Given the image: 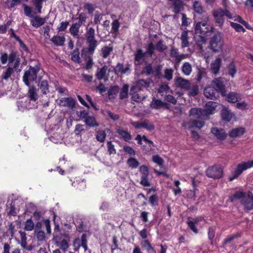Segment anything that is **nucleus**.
I'll return each instance as SVG.
<instances>
[{"mask_svg":"<svg viewBox=\"0 0 253 253\" xmlns=\"http://www.w3.org/2000/svg\"><path fill=\"white\" fill-rule=\"evenodd\" d=\"M113 51L112 46H105L102 48L101 52L102 56L103 58H106Z\"/></svg>","mask_w":253,"mask_h":253,"instance_id":"42","label":"nucleus"},{"mask_svg":"<svg viewBox=\"0 0 253 253\" xmlns=\"http://www.w3.org/2000/svg\"><path fill=\"white\" fill-rule=\"evenodd\" d=\"M120 24L118 20H115L112 23L111 30L114 34H116L118 31Z\"/></svg>","mask_w":253,"mask_h":253,"instance_id":"58","label":"nucleus"},{"mask_svg":"<svg viewBox=\"0 0 253 253\" xmlns=\"http://www.w3.org/2000/svg\"><path fill=\"white\" fill-rule=\"evenodd\" d=\"M173 70L167 68L165 70L164 78L168 81H170L173 77Z\"/></svg>","mask_w":253,"mask_h":253,"instance_id":"55","label":"nucleus"},{"mask_svg":"<svg viewBox=\"0 0 253 253\" xmlns=\"http://www.w3.org/2000/svg\"><path fill=\"white\" fill-rule=\"evenodd\" d=\"M142 127L147 129L149 131L153 130L155 128L154 126L151 123H150L148 121L145 120L142 122Z\"/></svg>","mask_w":253,"mask_h":253,"instance_id":"56","label":"nucleus"},{"mask_svg":"<svg viewBox=\"0 0 253 253\" xmlns=\"http://www.w3.org/2000/svg\"><path fill=\"white\" fill-rule=\"evenodd\" d=\"M193 9L195 12L199 14H201L204 11V8L202 3L198 1H195L193 4Z\"/></svg>","mask_w":253,"mask_h":253,"instance_id":"37","label":"nucleus"},{"mask_svg":"<svg viewBox=\"0 0 253 253\" xmlns=\"http://www.w3.org/2000/svg\"><path fill=\"white\" fill-rule=\"evenodd\" d=\"M13 72V68L11 67L5 68L3 71L0 77V79L1 81H7L11 77L12 74Z\"/></svg>","mask_w":253,"mask_h":253,"instance_id":"27","label":"nucleus"},{"mask_svg":"<svg viewBox=\"0 0 253 253\" xmlns=\"http://www.w3.org/2000/svg\"><path fill=\"white\" fill-rule=\"evenodd\" d=\"M229 23H230V26L237 32H245L246 31L245 29L240 24L236 23H234V22H231V21H230Z\"/></svg>","mask_w":253,"mask_h":253,"instance_id":"49","label":"nucleus"},{"mask_svg":"<svg viewBox=\"0 0 253 253\" xmlns=\"http://www.w3.org/2000/svg\"><path fill=\"white\" fill-rule=\"evenodd\" d=\"M35 224L32 220L30 218L26 220L24 223V229L27 231H31L34 229Z\"/></svg>","mask_w":253,"mask_h":253,"instance_id":"41","label":"nucleus"},{"mask_svg":"<svg viewBox=\"0 0 253 253\" xmlns=\"http://www.w3.org/2000/svg\"><path fill=\"white\" fill-rule=\"evenodd\" d=\"M106 137V134L104 130H99L97 131L96 138L98 141L100 142H104Z\"/></svg>","mask_w":253,"mask_h":253,"instance_id":"43","label":"nucleus"},{"mask_svg":"<svg viewBox=\"0 0 253 253\" xmlns=\"http://www.w3.org/2000/svg\"><path fill=\"white\" fill-rule=\"evenodd\" d=\"M188 33L187 31H183L182 32L180 37V40L181 41V47L185 48L186 47L189 46V42H188Z\"/></svg>","mask_w":253,"mask_h":253,"instance_id":"33","label":"nucleus"},{"mask_svg":"<svg viewBox=\"0 0 253 253\" xmlns=\"http://www.w3.org/2000/svg\"><path fill=\"white\" fill-rule=\"evenodd\" d=\"M182 8V3L180 0H176L173 3V11L175 13H179Z\"/></svg>","mask_w":253,"mask_h":253,"instance_id":"50","label":"nucleus"},{"mask_svg":"<svg viewBox=\"0 0 253 253\" xmlns=\"http://www.w3.org/2000/svg\"><path fill=\"white\" fill-rule=\"evenodd\" d=\"M81 26L76 23L72 24L69 28V31L71 34L76 38H79V30Z\"/></svg>","mask_w":253,"mask_h":253,"instance_id":"29","label":"nucleus"},{"mask_svg":"<svg viewBox=\"0 0 253 253\" xmlns=\"http://www.w3.org/2000/svg\"><path fill=\"white\" fill-rule=\"evenodd\" d=\"M170 56L174 58L175 60L177 62H180L181 60L185 59L186 57V55L184 54H179L178 49L173 46L171 47L170 50Z\"/></svg>","mask_w":253,"mask_h":253,"instance_id":"15","label":"nucleus"},{"mask_svg":"<svg viewBox=\"0 0 253 253\" xmlns=\"http://www.w3.org/2000/svg\"><path fill=\"white\" fill-rule=\"evenodd\" d=\"M127 164L132 169L136 168L139 165L138 161L133 158H130L127 161Z\"/></svg>","mask_w":253,"mask_h":253,"instance_id":"52","label":"nucleus"},{"mask_svg":"<svg viewBox=\"0 0 253 253\" xmlns=\"http://www.w3.org/2000/svg\"><path fill=\"white\" fill-rule=\"evenodd\" d=\"M149 86V84L145 80L141 79L138 80L135 85L132 86L130 91L132 92L134 90H138L139 91L142 90L144 88H148Z\"/></svg>","mask_w":253,"mask_h":253,"instance_id":"16","label":"nucleus"},{"mask_svg":"<svg viewBox=\"0 0 253 253\" xmlns=\"http://www.w3.org/2000/svg\"><path fill=\"white\" fill-rule=\"evenodd\" d=\"M189 91L188 92V95L191 96H195L198 94L199 92V86L197 85H193L190 86L188 88Z\"/></svg>","mask_w":253,"mask_h":253,"instance_id":"51","label":"nucleus"},{"mask_svg":"<svg viewBox=\"0 0 253 253\" xmlns=\"http://www.w3.org/2000/svg\"><path fill=\"white\" fill-rule=\"evenodd\" d=\"M253 167V161L243 162L238 164L236 168L232 171V176L229 177L230 181L237 178L244 170Z\"/></svg>","mask_w":253,"mask_h":253,"instance_id":"5","label":"nucleus"},{"mask_svg":"<svg viewBox=\"0 0 253 253\" xmlns=\"http://www.w3.org/2000/svg\"><path fill=\"white\" fill-rule=\"evenodd\" d=\"M128 86L125 84L123 86L120 93V97L121 99H124L127 97L128 95Z\"/></svg>","mask_w":253,"mask_h":253,"instance_id":"53","label":"nucleus"},{"mask_svg":"<svg viewBox=\"0 0 253 253\" xmlns=\"http://www.w3.org/2000/svg\"><path fill=\"white\" fill-rule=\"evenodd\" d=\"M191 123L193 126L198 128H202L205 125V122L203 121L193 120L191 121Z\"/></svg>","mask_w":253,"mask_h":253,"instance_id":"60","label":"nucleus"},{"mask_svg":"<svg viewBox=\"0 0 253 253\" xmlns=\"http://www.w3.org/2000/svg\"><path fill=\"white\" fill-rule=\"evenodd\" d=\"M118 133L126 141H128L131 138V134L127 131L122 129H117Z\"/></svg>","mask_w":253,"mask_h":253,"instance_id":"39","label":"nucleus"},{"mask_svg":"<svg viewBox=\"0 0 253 253\" xmlns=\"http://www.w3.org/2000/svg\"><path fill=\"white\" fill-rule=\"evenodd\" d=\"M107 70L108 67L106 65L101 68H98L96 73V77L97 79L99 80L104 79L106 77Z\"/></svg>","mask_w":253,"mask_h":253,"instance_id":"30","label":"nucleus"},{"mask_svg":"<svg viewBox=\"0 0 253 253\" xmlns=\"http://www.w3.org/2000/svg\"><path fill=\"white\" fill-rule=\"evenodd\" d=\"M217 106V103L213 101H209L206 104L205 109L204 110L208 119H209L210 115L214 113Z\"/></svg>","mask_w":253,"mask_h":253,"instance_id":"13","label":"nucleus"},{"mask_svg":"<svg viewBox=\"0 0 253 253\" xmlns=\"http://www.w3.org/2000/svg\"><path fill=\"white\" fill-rule=\"evenodd\" d=\"M152 160L155 163L157 164L158 165L160 166H162L164 163V161L163 159L159 155L153 156L152 158Z\"/></svg>","mask_w":253,"mask_h":253,"instance_id":"64","label":"nucleus"},{"mask_svg":"<svg viewBox=\"0 0 253 253\" xmlns=\"http://www.w3.org/2000/svg\"><path fill=\"white\" fill-rule=\"evenodd\" d=\"M29 86L27 97L31 99L33 103L37 102L38 94L36 87L35 86Z\"/></svg>","mask_w":253,"mask_h":253,"instance_id":"21","label":"nucleus"},{"mask_svg":"<svg viewBox=\"0 0 253 253\" xmlns=\"http://www.w3.org/2000/svg\"><path fill=\"white\" fill-rule=\"evenodd\" d=\"M212 87H214L217 92L223 94L225 90V85L223 83V79L217 78L213 80L212 82Z\"/></svg>","mask_w":253,"mask_h":253,"instance_id":"14","label":"nucleus"},{"mask_svg":"<svg viewBox=\"0 0 253 253\" xmlns=\"http://www.w3.org/2000/svg\"><path fill=\"white\" fill-rule=\"evenodd\" d=\"M190 116L196 119H200L205 120H208L204 110L201 108H192L190 111Z\"/></svg>","mask_w":253,"mask_h":253,"instance_id":"12","label":"nucleus"},{"mask_svg":"<svg viewBox=\"0 0 253 253\" xmlns=\"http://www.w3.org/2000/svg\"><path fill=\"white\" fill-rule=\"evenodd\" d=\"M146 53H145L143 50L141 49H137L136 53L134 54V63L135 65L140 64L145 59L146 56Z\"/></svg>","mask_w":253,"mask_h":253,"instance_id":"22","label":"nucleus"},{"mask_svg":"<svg viewBox=\"0 0 253 253\" xmlns=\"http://www.w3.org/2000/svg\"><path fill=\"white\" fill-rule=\"evenodd\" d=\"M156 49L160 52H163L167 49V46L162 40H160L156 45Z\"/></svg>","mask_w":253,"mask_h":253,"instance_id":"48","label":"nucleus"},{"mask_svg":"<svg viewBox=\"0 0 253 253\" xmlns=\"http://www.w3.org/2000/svg\"><path fill=\"white\" fill-rule=\"evenodd\" d=\"M221 36L219 34H215L210 41V47L214 52H218L222 49V43Z\"/></svg>","mask_w":253,"mask_h":253,"instance_id":"8","label":"nucleus"},{"mask_svg":"<svg viewBox=\"0 0 253 253\" xmlns=\"http://www.w3.org/2000/svg\"><path fill=\"white\" fill-rule=\"evenodd\" d=\"M201 222L202 224L205 223V219L202 216H199L193 218L192 220H188L187 224L188 227L195 233L197 234L198 233V230L197 229L196 226H201Z\"/></svg>","mask_w":253,"mask_h":253,"instance_id":"7","label":"nucleus"},{"mask_svg":"<svg viewBox=\"0 0 253 253\" xmlns=\"http://www.w3.org/2000/svg\"><path fill=\"white\" fill-rule=\"evenodd\" d=\"M230 199L231 202H233L236 199H240L245 209L247 210H253V194L251 192L248 193L237 192L230 197Z\"/></svg>","mask_w":253,"mask_h":253,"instance_id":"2","label":"nucleus"},{"mask_svg":"<svg viewBox=\"0 0 253 253\" xmlns=\"http://www.w3.org/2000/svg\"><path fill=\"white\" fill-rule=\"evenodd\" d=\"M221 59L220 58H216L211 65V68L212 73L217 75L221 67Z\"/></svg>","mask_w":253,"mask_h":253,"instance_id":"25","label":"nucleus"},{"mask_svg":"<svg viewBox=\"0 0 253 253\" xmlns=\"http://www.w3.org/2000/svg\"><path fill=\"white\" fill-rule=\"evenodd\" d=\"M33 19L31 20L32 26L35 28H38L43 25L46 21L45 18H42L39 16H33Z\"/></svg>","mask_w":253,"mask_h":253,"instance_id":"26","label":"nucleus"},{"mask_svg":"<svg viewBox=\"0 0 253 253\" xmlns=\"http://www.w3.org/2000/svg\"><path fill=\"white\" fill-rule=\"evenodd\" d=\"M85 38L87 47L82 50L81 55L83 56L85 53H87L89 55H93L98 44V42L95 39V30L93 28L87 27L86 28Z\"/></svg>","mask_w":253,"mask_h":253,"instance_id":"1","label":"nucleus"},{"mask_svg":"<svg viewBox=\"0 0 253 253\" xmlns=\"http://www.w3.org/2000/svg\"><path fill=\"white\" fill-rule=\"evenodd\" d=\"M242 99V95L240 93L231 92L226 96V100L230 103H236Z\"/></svg>","mask_w":253,"mask_h":253,"instance_id":"23","label":"nucleus"},{"mask_svg":"<svg viewBox=\"0 0 253 253\" xmlns=\"http://www.w3.org/2000/svg\"><path fill=\"white\" fill-rule=\"evenodd\" d=\"M17 105L18 110L20 111H24L25 109H27L26 107V104L23 98L17 102Z\"/></svg>","mask_w":253,"mask_h":253,"instance_id":"63","label":"nucleus"},{"mask_svg":"<svg viewBox=\"0 0 253 253\" xmlns=\"http://www.w3.org/2000/svg\"><path fill=\"white\" fill-rule=\"evenodd\" d=\"M211 132L213 133L217 139L220 140H224L227 136L225 130L222 128L212 127L211 128Z\"/></svg>","mask_w":253,"mask_h":253,"instance_id":"20","label":"nucleus"},{"mask_svg":"<svg viewBox=\"0 0 253 253\" xmlns=\"http://www.w3.org/2000/svg\"><path fill=\"white\" fill-rule=\"evenodd\" d=\"M139 171L141 174V177H147L149 174L148 168L146 166H142L139 168Z\"/></svg>","mask_w":253,"mask_h":253,"instance_id":"57","label":"nucleus"},{"mask_svg":"<svg viewBox=\"0 0 253 253\" xmlns=\"http://www.w3.org/2000/svg\"><path fill=\"white\" fill-rule=\"evenodd\" d=\"M206 174L209 177L218 179L222 176L223 171L220 167L218 166H213L207 169L206 170Z\"/></svg>","mask_w":253,"mask_h":253,"instance_id":"6","label":"nucleus"},{"mask_svg":"<svg viewBox=\"0 0 253 253\" xmlns=\"http://www.w3.org/2000/svg\"><path fill=\"white\" fill-rule=\"evenodd\" d=\"M217 93V90L212 86L207 87L204 89L205 96L211 99L216 98L218 96Z\"/></svg>","mask_w":253,"mask_h":253,"instance_id":"18","label":"nucleus"},{"mask_svg":"<svg viewBox=\"0 0 253 253\" xmlns=\"http://www.w3.org/2000/svg\"><path fill=\"white\" fill-rule=\"evenodd\" d=\"M120 88L118 86H113L110 87L108 90V97L110 99H114L117 95Z\"/></svg>","mask_w":253,"mask_h":253,"instance_id":"35","label":"nucleus"},{"mask_svg":"<svg viewBox=\"0 0 253 253\" xmlns=\"http://www.w3.org/2000/svg\"><path fill=\"white\" fill-rule=\"evenodd\" d=\"M77 19H78V22L76 23L79 24V25L81 26L82 24H84L86 21V14L84 13H81L80 14H79Z\"/></svg>","mask_w":253,"mask_h":253,"instance_id":"61","label":"nucleus"},{"mask_svg":"<svg viewBox=\"0 0 253 253\" xmlns=\"http://www.w3.org/2000/svg\"><path fill=\"white\" fill-rule=\"evenodd\" d=\"M43 0H33L34 4L39 13L42 12V8Z\"/></svg>","mask_w":253,"mask_h":253,"instance_id":"59","label":"nucleus"},{"mask_svg":"<svg viewBox=\"0 0 253 253\" xmlns=\"http://www.w3.org/2000/svg\"><path fill=\"white\" fill-rule=\"evenodd\" d=\"M155 50V47L154 43L152 42L149 43L146 46V55H149L150 57H152L154 54Z\"/></svg>","mask_w":253,"mask_h":253,"instance_id":"40","label":"nucleus"},{"mask_svg":"<svg viewBox=\"0 0 253 253\" xmlns=\"http://www.w3.org/2000/svg\"><path fill=\"white\" fill-rule=\"evenodd\" d=\"M50 41L56 46H62L65 42V38L64 36H54Z\"/></svg>","mask_w":253,"mask_h":253,"instance_id":"28","label":"nucleus"},{"mask_svg":"<svg viewBox=\"0 0 253 253\" xmlns=\"http://www.w3.org/2000/svg\"><path fill=\"white\" fill-rule=\"evenodd\" d=\"M142 246L145 248L148 253H156V251L151 244L148 240H144L141 243Z\"/></svg>","mask_w":253,"mask_h":253,"instance_id":"38","label":"nucleus"},{"mask_svg":"<svg viewBox=\"0 0 253 253\" xmlns=\"http://www.w3.org/2000/svg\"><path fill=\"white\" fill-rule=\"evenodd\" d=\"M115 70L116 73L125 74L129 70V68L128 66L124 68L123 64L119 63L117 65L116 68L115 69Z\"/></svg>","mask_w":253,"mask_h":253,"instance_id":"46","label":"nucleus"},{"mask_svg":"<svg viewBox=\"0 0 253 253\" xmlns=\"http://www.w3.org/2000/svg\"><path fill=\"white\" fill-rule=\"evenodd\" d=\"M181 70L185 75H190L192 70L191 65L188 62H184L181 67Z\"/></svg>","mask_w":253,"mask_h":253,"instance_id":"36","label":"nucleus"},{"mask_svg":"<svg viewBox=\"0 0 253 253\" xmlns=\"http://www.w3.org/2000/svg\"><path fill=\"white\" fill-rule=\"evenodd\" d=\"M71 59L77 63L80 62V58L79 56V50L77 48L75 49L71 54Z\"/></svg>","mask_w":253,"mask_h":253,"instance_id":"54","label":"nucleus"},{"mask_svg":"<svg viewBox=\"0 0 253 253\" xmlns=\"http://www.w3.org/2000/svg\"><path fill=\"white\" fill-rule=\"evenodd\" d=\"M202 21L198 22L195 26V33L196 34L204 35L208 32H213L214 28L210 27L208 25L209 16L208 15H203L201 18Z\"/></svg>","mask_w":253,"mask_h":253,"instance_id":"3","label":"nucleus"},{"mask_svg":"<svg viewBox=\"0 0 253 253\" xmlns=\"http://www.w3.org/2000/svg\"><path fill=\"white\" fill-rule=\"evenodd\" d=\"M166 104L160 99L153 98L150 103V106L152 108L155 109H160L166 106Z\"/></svg>","mask_w":253,"mask_h":253,"instance_id":"31","label":"nucleus"},{"mask_svg":"<svg viewBox=\"0 0 253 253\" xmlns=\"http://www.w3.org/2000/svg\"><path fill=\"white\" fill-rule=\"evenodd\" d=\"M38 86L43 94H46L49 92V84L47 80H41V78L39 77Z\"/></svg>","mask_w":253,"mask_h":253,"instance_id":"19","label":"nucleus"},{"mask_svg":"<svg viewBox=\"0 0 253 253\" xmlns=\"http://www.w3.org/2000/svg\"><path fill=\"white\" fill-rule=\"evenodd\" d=\"M84 122L89 127H95L99 126L95 118L93 116H87L85 119Z\"/></svg>","mask_w":253,"mask_h":253,"instance_id":"34","label":"nucleus"},{"mask_svg":"<svg viewBox=\"0 0 253 253\" xmlns=\"http://www.w3.org/2000/svg\"><path fill=\"white\" fill-rule=\"evenodd\" d=\"M76 103V100L72 97H63L59 99L60 106L67 107L72 110L75 108Z\"/></svg>","mask_w":253,"mask_h":253,"instance_id":"11","label":"nucleus"},{"mask_svg":"<svg viewBox=\"0 0 253 253\" xmlns=\"http://www.w3.org/2000/svg\"><path fill=\"white\" fill-rule=\"evenodd\" d=\"M228 69L229 75L233 78L237 72V69L233 62H231L229 64Z\"/></svg>","mask_w":253,"mask_h":253,"instance_id":"47","label":"nucleus"},{"mask_svg":"<svg viewBox=\"0 0 253 253\" xmlns=\"http://www.w3.org/2000/svg\"><path fill=\"white\" fill-rule=\"evenodd\" d=\"M222 119L227 122H229L234 118V114L229 109L223 108L221 113Z\"/></svg>","mask_w":253,"mask_h":253,"instance_id":"17","label":"nucleus"},{"mask_svg":"<svg viewBox=\"0 0 253 253\" xmlns=\"http://www.w3.org/2000/svg\"><path fill=\"white\" fill-rule=\"evenodd\" d=\"M104 115H107L113 121H117L119 119V116L112 113L110 111L106 110L104 111Z\"/></svg>","mask_w":253,"mask_h":253,"instance_id":"62","label":"nucleus"},{"mask_svg":"<svg viewBox=\"0 0 253 253\" xmlns=\"http://www.w3.org/2000/svg\"><path fill=\"white\" fill-rule=\"evenodd\" d=\"M212 15L215 20V23L220 27H222L225 21L224 9L219 8L213 10Z\"/></svg>","mask_w":253,"mask_h":253,"instance_id":"9","label":"nucleus"},{"mask_svg":"<svg viewBox=\"0 0 253 253\" xmlns=\"http://www.w3.org/2000/svg\"><path fill=\"white\" fill-rule=\"evenodd\" d=\"M24 102L26 104V107L27 109H32L35 108L36 107L37 102L33 103L32 100L28 97L23 98Z\"/></svg>","mask_w":253,"mask_h":253,"instance_id":"44","label":"nucleus"},{"mask_svg":"<svg viewBox=\"0 0 253 253\" xmlns=\"http://www.w3.org/2000/svg\"><path fill=\"white\" fill-rule=\"evenodd\" d=\"M175 80L176 84L181 88L188 89L190 86L189 81L181 77H177Z\"/></svg>","mask_w":253,"mask_h":253,"instance_id":"24","label":"nucleus"},{"mask_svg":"<svg viewBox=\"0 0 253 253\" xmlns=\"http://www.w3.org/2000/svg\"><path fill=\"white\" fill-rule=\"evenodd\" d=\"M245 133V129L243 127H238L231 130L229 135L231 137H237L242 135Z\"/></svg>","mask_w":253,"mask_h":253,"instance_id":"32","label":"nucleus"},{"mask_svg":"<svg viewBox=\"0 0 253 253\" xmlns=\"http://www.w3.org/2000/svg\"><path fill=\"white\" fill-rule=\"evenodd\" d=\"M39 71V67L35 66L34 67L30 66L29 69L25 71L23 76V81L26 85L30 86L31 82L37 80V74Z\"/></svg>","mask_w":253,"mask_h":253,"instance_id":"4","label":"nucleus"},{"mask_svg":"<svg viewBox=\"0 0 253 253\" xmlns=\"http://www.w3.org/2000/svg\"><path fill=\"white\" fill-rule=\"evenodd\" d=\"M224 16H226L227 19H232L235 21L238 22L243 25H244L246 28L249 29L250 27L247 22L244 21L243 18L239 15L234 14L231 13L226 8L224 9Z\"/></svg>","mask_w":253,"mask_h":253,"instance_id":"10","label":"nucleus"},{"mask_svg":"<svg viewBox=\"0 0 253 253\" xmlns=\"http://www.w3.org/2000/svg\"><path fill=\"white\" fill-rule=\"evenodd\" d=\"M138 90H134L133 91L131 92L130 94L132 95V99L133 101H135L136 102H140L141 101L143 100L144 98V96H142L141 95H140L137 93Z\"/></svg>","mask_w":253,"mask_h":253,"instance_id":"45","label":"nucleus"}]
</instances>
